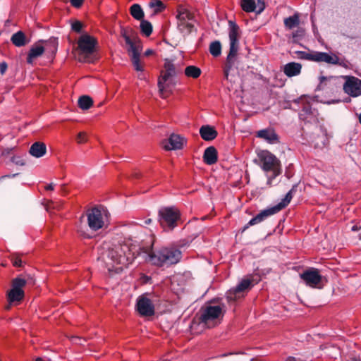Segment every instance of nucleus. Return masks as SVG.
Instances as JSON below:
<instances>
[{
  "label": "nucleus",
  "mask_w": 361,
  "mask_h": 361,
  "mask_svg": "<svg viewBox=\"0 0 361 361\" xmlns=\"http://www.w3.org/2000/svg\"><path fill=\"white\" fill-rule=\"evenodd\" d=\"M200 135L204 140L212 141L217 137L218 133L214 126L203 125L200 128Z\"/></svg>",
  "instance_id": "6ab92c4d"
},
{
  "label": "nucleus",
  "mask_w": 361,
  "mask_h": 361,
  "mask_svg": "<svg viewBox=\"0 0 361 361\" xmlns=\"http://www.w3.org/2000/svg\"><path fill=\"white\" fill-rule=\"evenodd\" d=\"M78 102L79 107L82 110L89 109L93 104L92 98L87 95L81 96Z\"/></svg>",
  "instance_id": "f704fd0d"
},
{
  "label": "nucleus",
  "mask_w": 361,
  "mask_h": 361,
  "mask_svg": "<svg viewBox=\"0 0 361 361\" xmlns=\"http://www.w3.org/2000/svg\"><path fill=\"white\" fill-rule=\"evenodd\" d=\"M128 51L130 53V59L132 61V63L133 65L134 68L137 71H143V68L140 64V53L138 49V47L132 49H128Z\"/></svg>",
  "instance_id": "b1692460"
},
{
  "label": "nucleus",
  "mask_w": 361,
  "mask_h": 361,
  "mask_svg": "<svg viewBox=\"0 0 361 361\" xmlns=\"http://www.w3.org/2000/svg\"><path fill=\"white\" fill-rule=\"evenodd\" d=\"M326 142H327V138H326V130H324L322 132V140L320 142H316L314 146L315 147H323V146H325L326 144Z\"/></svg>",
  "instance_id": "37998d69"
},
{
  "label": "nucleus",
  "mask_w": 361,
  "mask_h": 361,
  "mask_svg": "<svg viewBox=\"0 0 361 361\" xmlns=\"http://www.w3.org/2000/svg\"><path fill=\"white\" fill-rule=\"evenodd\" d=\"M11 161L18 166H24L25 165V160L21 156H13L11 158Z\"/></svg>",
  "instance_id": "a19ab883"
},
{
  "label": "nucleus",
  "mask_w": 361,
  "mask_h": 361,
  "mask_svg": "<svg viewBox=\"0 0 361 361\" xmlns=\"http://www.w3.org/2000/svg\"><path fill=\"white\" fill-rule=\"evenodd\" d=\"M136 310L141 316L148 317L154 314V306L152 300L145 295L139 296L136 300Z\"/></svg>",
  "instance_id": "ddd939ff"
},
{
  "label": "nucleus",
  "mask_w": 361,
  "mask_h": 361,
  "mask_svg": "<svg viewBox=\"0 0 361 361\" xmlns=\"http://www.w3.org/2000/svg\"><path fill=\"white\" fill-rule=\"evenodd\" d=\"M7 63L6 62H2L0 63V73L1 74H4L7 69Z\"/></svg>",
  "instance_id": "3c124183"
},
{
  "label": "nucleus",
  "mask_w": 361,
  "mask_h": 361,
  "mask_svg": "<svg viewBox=\"0 0 361 361\" xmlns=\"http://www.w3.org/2000/svg\"><path fill=\"white\" fill-rule=\"evenodd\" d=\"M256 136L263 139L269 144H276L279 142V138L273 128H268L262 129L257 132Z\"/></svg>",
  "instance_id": "a211bd4d"
},
{
  "label": "nucleus",
  "mask_w": 361,
  "mask_h": 361,
  "mask_svg": "<svg viewBox=\"0 0 361 361\" xmlns=\"http://www.w3.org/2000/svg\"><path fill=\"white\" fill-rule=\"evenodd\" d=\"M8 300L10 303L20 301L24 297L23 290H16L11 288L8 293Z\"/></svg>",
  "instance_id": "7c9ffc66"
},
{
  "label": "nucleus",
  "mask_w": 361,
  "mask_h": 361,
  "mask_svg": "<svg viewBox=\"0 0 361 361\" xmlns=\"http://www.w3.org/2000/svg\"><path fill=\"white\" fill-rule=\"evenodd\" d=\"M135 252L128 245L118 244L109 247L98 258L105 264L109 272L121 273L135 259Z\"/></svg>",
  "instance_id": "f257e3e1"
},
{
  "label": "nucleus",
  "mask_w": 361,
  "mask_h": 361,
  "mask_svg": "<svg viewBox=\"0 0 361 361\" xmlns=\"http://www.w3.org/2000/svg\"><path fill=\"white\" fill-rule=\"evenodd\" d=\"M302 65L297 62H290L286 63L283 67L284 74L288 77H294L298 75L301 73Z\"/></svg>",
  "instance_id": "412c9836"
},
{
  "label": "nucleus",
  "mask_w": 361,
  "mask_h": 361,
  "mask_svg": "<svg viewBox=\"0 0 361 361\" xmlns=\"http://www.w3.org/2000/svg\"><path fill=\"white\" fill-rule=\"evenodd\" d=\"M185 144L186 140L175 133H172L168 139L162 141V147L167 151L181 149Z\"/></svg>",
  "instance_id": "4468645a"
},
{
  "label": "nucleus",
  "mask_w": 361,
  "mask_h": 361,
  "mask_svg": "<svg viewBox=\"0 0 361 361\" xmlns=\"http://www.w3.org/2000/svg\"><path fill=\"white\" fill-rule=\"evenodd\" d=\"M218 160V154L216 149L210 146L204 149L203 154V161L207 165L214 164Z\"/></svg>",
  "instance_id": "4be33fe9"
},
{
  "label": "nucleus",
  "mask_w": 361,
  "mask_h": 361,
  "mask_svg": "<svg viewBox=\"0 0 361 361\" xmlns=\"http://www.w3.org/2000/svg\"><path fill=\"white\" fill-rule=\"evenodd\" d=\"M181 251L175 247H162L152 250L147 255V260L152 265L158 267H169L180 262Z\"/></svg>",
  "instance_id": "f03ea898"
},
{
  "label": "nucleus",
  "mask_w": 361,
  "mask_h": 361,
  "mask_svg": "<svg viewBox=\"0 0 361 361\" xmlns=\"http://www.w3.org/2000/svg\"><path fill=\"white\" fill-rule=\"evenodd\" d=\"M78 232L85 238H92L93 235L88 231H85L82 226L78 227Z\"/></svg>",
  "instance_id": "a18cd8bd"
},
{
  "label": "nucleus",
  "mask_w": 361,
  "mask_h": 361,
  "mask_svg": "<svg viewBox=\"0 0 361 361\" xmlns=\"http://www.w3.org/2000/svg\"><path fill=\"white\" fill-rule=\"evenodd\" d=\"M131 16L137 20H142L144 18V11L137 4H134L130 8Z\"/></svg>",
  "instance_id": "473e14b6"
},
{
  "label": "nucleus",
  "mask_w": 361,
  "mask_h": 361,
  "mask_svg": "<svg viewBox=\"0 0 361 361\" xmlns=\"http://www.w3.org/2000/svg\"><path fill=\"white\" fill-rule=\"evenodd\" d=\"M77 141L79 143H83V142H86L85 133L83 132L79 133L77 136Z\"/></svg>",
  "instance_id": "09e8293b"
},
{
  "label": "nucleus",
  "mask_w": 361,
  "mask_h": 361,
  "mask_svg": "<svg viewBox=\"0 0 361 361\" xmlns=\"http://www.w3.org/2000/svg\"><path fill=\"white\" fill-rule=\"evenodd\" d=\"M152 53H153V50L152 49H147L145 51V55L147 56L151 55Z\"/></svg>",
  "instance_id": "4d7b16f0"
},
{
  "label": "nucleus",
  "mask_w": 361,
  "mask_h": 361,
  "mask_svg": "<svg viewBox=\"0 0 361 361\" xmlns=\"http://www.w3.org/2000/svg\"><path fill=\"white\" fill-rule=\"evenodd\" d=\"M12 262L14 267H20L23 265V261L21 260L20 257L18 255H13L12 256Z\"/></svg>",
  "instance_id": "c03bdc74"
},
{
  "label": "nucleus",
  "mask_w": 361,
  "mask_h": 361,
  "mask_svg": "<svg viewBox=\"0 0 361 361\" xmlns=\"http://www.w3.org/2000/svg\"><path fill=\"white\" fill-rule=\"evenodd\" d=\"M51 206H53V207H55V206L54 205V202H51Z\"/></svg>",
  "instance_id": "680f3d73"
},
{
  "label": "nucleus",
  "mask_w": 361,
  "mask_h": 361,
  "mask_svg": "<svg viewBox=\"0 0 361 361\" xmlns=\"http://www.w3.org/2000/svg\"><path fill=\"white\" fill-rule=\"evenodd\" d=\"M209 52L214 57H217L221 55V44L219 41H214L210 44Z\"/></svg>",
  "instance_id": "c9c22d12"
},
{
  "label": "nucleus",
  "mask_w": 361,
  "mask_h": 361,
  "mask_svg": "<svg viewBox=\"0 0 361 361\" xmlns=\"http://www.w3.org/2000/svg\"><path fill=\"white\" fill-rule=\"evenodd\" d=\"M164 68V74L158 80V87L161 94H164V92L169 91L170 87L175 85L173 78L176 75L174 64L170 60H165Z\"/></svg>",
  "instance_id": "423d86ee"
},
{
  "label": "nucleus",
  "mask_w": 361,
  "mask_h": 361,
  "mask_svg": "<svg viewBox=\"0 0 361 361\" xmlns=\"http://www.w3.org/2000/svg\"><path fill=\"white\" fill-rule=\"evenodd\" d=\"M334 77H333V76H330V77H326V76H323V75L320 76V77L319 78V85L317 86V89H316V90H322V89H323V87H322L323 83H324V82L327 81V80H332V79H334Z\"/></svg>",
  "instance_id": "79ce46f5"
},
{
  "label": "nucleus",
  "mask_w": 361,
  "mask_h": 361,
  "mask_svg": "<svg viewBox=\"0 0 361 361\" xmlns=\"http://www.w3.org/2000/svg\"><path fill=\"white\" fill-rule=\"evenodd\" d=\"M359 122H360V124H361V113H360V114L359 115Z\"/></svg>",
  "instance_id": "052dcab7"
},
{
  "label": "nucleus",
  "mask_w": 361,
  "mask_h": 361,
  "mask_svg": "<svg viewBox=\"0 0 361 361\" xmlns=\"http://www.w3.org/2000/svg\"><path fill=\"white\" fill-rule=\"evenodd\" d=\"M343 78L345 80L343 84L344 92L353 97L361 95V80L352 75H345Z\"/></svg>",
  "instance_id": "1a4fd4ad"
},
{
  "label": "nucleus",
  "mask_w": 361,
  "mask_h": 361,
  "mask_svg": "<svg viewBox=\"0 0 361 361\" xmlns=\"http://www.w3.org/2000/svg\"><path fill=\"white\" fill-rule=\"evenodd\" d=\"M44 51V48L38 44L33 45L28 53L27 57V62L29 64H32L33 59L40 56Z\"/></svg>",
  "instance_id": "393cba45"
},
{
  "label": "nucleus",
  "mask_w": 361,
  "mask_h": 361,
  "mask_svg": "<svg viewBox=\"0 0 361 361\" xmlns=\"http://www.w3.org/2000/svg\"><path fill=\"white\" fill-rule=\"evenodd\" d=\"M257 157L261 162V169L266 173L281 166L280 161L276 156L267 150H261L257 153Z\"/></svg>",
  "instance_id": "0eeeda50"
},
{
  "label": "nucleus",
  "mask_w": 361,
  "mask_h": 361,
  "mask_svg": "<svg viewBox=\"0 0 361 361\" xmlns=\"http://www.w3.org/2000/svg\"><path fill=\"white\" fill-rule=\"evenodd\" d=\"M359 228H359L357 225H354V226H352V228H351V231H358V230H359Z\"/></svg>",
  "instance_id": "13d9d810"
},
{
  "label": "nucleus",
  "mask_w": 361,
  "mask_h": 361,
  "mask_svg": "<svg viewBox=\"0 0 361 361\" xmlns=\"http://www.w3.org/2000/svg\"><path fill=\"white\" fill-rule=\"evenodd\" d=\"M194 20L187 21H178V29L183 35L190 34L194 27Z\"/></svg>",
  "instance_id": "c756f323"
},
{
  "label": "nucleus",
  "mask_w": 361,
  "mask_h": 361,
  "mask_svg": "<svg viewBox=\"0 0 361 361\" xmlns=\"http://www.w3.org/2000/svg\"><path fill=\"white\" fill-rule=\"evenodd\" d=\"M149 6L152 7V8H157V11H162L163 9L165 8L164 4L160 0H157L155 1H151L149 3Z\"/></svg>",
  "instance_id": "ea45409f"
},
{
  "label": "nucleus",
  "mask_w": 361,
  "mask_h": 361,
  "mask_svg": "<svg viewBox=\"0 0 361 361\" xmlns=\"http://www.w3.org/2000/svg\"><path fill=\"white\" fill-rule=\"evenodd\" d=\"M300 24V16L298 13L284 19V25L288 29H293Z\"/></svg>",
  "instance_id": "2f4dec72"
},
{
  "label": "nucleus",
  "mask_w": 361,
  "mask_h": 361,
  "mask_svg": "<svg viewBox=\"0 0 361 361\" xmlns=\"http://www.w3.org/2000/svg\"><path fill=\"white\" fill-rule=\"evenodd\" d=\"M184 73L187 77L197 78L201 75L202 71L199 67L191 65L185 68Z\"/></svg>",
  "instance_id": "72a5a7b5"
},
{
  "label": "nucleus",
  "mask_w": 361,
  "mask_h": 361,
  "mask_svg": "<svg viewBox=\"0 0 361 361\" xmlns=\"http://www.w3.org/2000/svg\"><path fill=\"white\" fill-rule=\"evenodd\" d=\"M300 278L305 281L306 285L311 287H315L322 281V276L318 269L314 268L305 271L300 274Z\"/></svg>",
  "instance_id": "dca6fc26"
},
{
  "label": "nucleus",
  "mask_w": 361,
  "mask_h": 361,
  "mask_svg": "<svg viewBox=\"0 0 361 361\" xmlns=\"http://www.w3.org/2000/svg\"><path fill=\"white\" fill-rule=\"evenodd\" d=\"M295 56L298 59L306 60L314 62H324L330 65H338L343 68H348V61L345 59H340L336 54L332 52H323L317 51H294Z\"/></svg>",
  "instance_id": "7ed1b4c3"
},
{
  "label": "nucleus",
  "mask_w": 361,
  "mask_h": 361,
  "mask_svg": "<svg viewBox=\"0 0 361 361\" xmlns=\"http://www.w3.org/2000/svg\"><path fill=\"white\" fill-rule=\"evenodd\" d=\"M305 32L302 27H298L295 31L293 32L292 37L293 42H296L302 39L305 36Z\"/></svg>",
  "instance_id": "58836bf2"
},
{
  "label": "nucleus",
  "mask_w": 361,
  "mask_h": 361,
  "mask_svg": "<svg viewBox=\"0 0 361 361\" xmlns=\"http://www.w3.org/2000/svg\"><path fill=\"white\" fill-rule=\"evenodd\" d=\"M140 30L143 35L148 37L152 32V25L149 21L142 19L140 22Z\"/></svg>",
  "instance_id": "e433bc0d"
},
{
  "label": "nucleus",
  "mask_w": 361,
  "mask_h": 361,
  "mask_svg": "<svg viewBox=\"0 0 361 361\" xmlns=\"http://www.w3.org/2000/svg\"><path fill=\"white\" fill-rule=\"evenodd\" d=\"M340 102V100H330V101H327L325 103L327 104H336V103H338Z\"/></svg>",
  "instance_id": "6e6d98bb"
},
{
  "label": "nucleus",
  "mask_w": 361,
  "mask_h": 361,
  "mask_svg": "<svg viewBox=\"0 0 361 361\" xmlns=\"http://www.w3.org/2000/svg\"><path fill=\"white\" fill-rule=\"evenodd\" d=\"M279 212V210L276 207V205H274L270 208H267V209H265L261 211L255 216H254L249 221V222L243 227V231H245L247 228H248L251 226L261 223L268 216L275 214Z\"/></svg>",
  "instance_id": "2eb2a0df"
},
{
  "label": "nucleus",
  "mask_w": 361,
  "mask_h": 361,
  "mask_svg": "<svg viewBox=\"0 0 361 361\" xmlns=\"http://www.w3.org/2000/svg\"><path fill=\"white\" fill-rule=\"evenodd\" d=\"M297 187V184L293 185L292 188L286 193L285 197L276 205L279 211L285 208L290 203L293 197V194L296 191Z\"/></svg>",
  "instance_id": "a878e982"
},
{
  "label": "nucleus",
  "mask_w": 361,
  "mask_h": 361,
  "mask_svg": "<svg viewBox=\"0 0 361 361\" xmlns=\"http://www.w3.org/2000/svg\"><path fill=\"white\" fill-rule=\"evenodd\" d=\"M269 172L272 173L270 176L273 178L274 180H275V178L281 173V166L274 168V169L270 170Z\"/></svg>",
  "instance_id": "de8ad7c7"
},
{
  "label": "nucleus",
  "mask_w": 361,
  "mask_h": 361,
  "mask_svg": "<svg viewBox=\"0 0 361 361\" xmlns=\"http://www.w3.org/2000/svg\"><path fill=\"white\" fill-rule=\"evenodd\" d=\"M97 44V39L87 34L81 35L78 42V48L85 55L93 54Z\"/></svg>",
  "instance_id": "f8f14e48"
},
{
  "label": "nucleus",
  "mask_w": 361,
  "mask_h": 361,
  "mask_svg": "<svg viewBox=\"0 0 361 361\" xmlns=\"http://www.w3.org/2000/svg\"><path fill=\"white\" fill-rule=\"evenodd\" d=\"M82 27V25L80 21H75L71 25V28L76 32H80Z\"/></svg>",
  "instance_id": "49530a36"
},
{
  "label": "nucleus",
  "mask_w": 361,
  "mask_h": 361,
  "mask_svg": "<svg viewBox=\"0 0 361 361\" xmlns=\"http://www.w3.org/2000/svg\"><path fill=\"white\" fill-rule=\"evenodd\" d=\"M179 218L180 212L176 207H163L159 210V221L164 230L172 231Z\"/></svg>",
  "instance_id": "39448f33"
},
{
  "label": "nucleus",
  "mask_w": 361,
  "mask_h": 361,
  "mask_svg": "<svg viewBox=\"0 0 361 361\" xmlns=\"http://www.w3.org/2000/svg\"><path fill=\"white\" fill-rule=\"evenodd\" d=\"M11 41L15 46L18 47H23L27 43L25 35L22 31H18L17 32L14 33L11 36Z\"/></svg>",
  "instance_id": "bb28decb"
},
{
  "label": "nucleus",
  "mask_w": 361,
  "mask_h": 361,
  "mask_svg": "<svg viewBox=\"0 0 361 361\" xmlns=\"http://www.w3.org/2000/svg\"><path fill=\"white\" fill-rule=\"evenodd\" d=\"M151 222H152V219H148L145 221V224H149Z\"/></svg>",
  "instance_id": "bf43d9fd"
},
{
  "label": "nucleus",
  "mask_w": 361,
  "mask_h": 361,
  "mask_svg": "<svg viewBox=\"0 0 361 361\" xmlns=\"http://www.w3.org/2000/svg\"><path fill=\"white\" fill-rule=\"evenodd\" d=\"M317 111L312 109L310 104H306L299 112V118L305 122H312L316 119Z\"/></svg>",
  "instance_id": "aec40b11"
},
{
  "label": "nucleus",
  "mask_w": 361,
  "mask_h": 361,
  "mask_svg": "<svg viewBox=\"0 0 361 361\" xmlns=\"http://www.w3.org/2000/svg\"><path fill=\"white\" fill-rule=\"evenodd\" d=\"M178 13L176 16V18L178 21H187V20H193L194 16L186 8L183 6H180L178 8Z\"/></svg>",
  "instance_id": "cd10ccee"
},
{
  "label": "nucleus",
  "mask_w": 361,
  "mask_h": 361,
  "mask_svg": "<svg viewBox=\"0 0 361 361\" xmlns=\"http://www.w3.org/2000/svg\"><path fill=\"white\" fill-rule=\"evenodd\" d=\"M252 281L248 279H242L235 287H233L228 290L226 296L228 301H235L237 299L242 297L243 293L246 290H248L251 288Z\"/></svg>",
  "instance_id": "9d476101"
},
{
  "label": "nucleus",
  "mask_w": 361,
  "mask_h": 361,
  "mask_svg": "<svg viewBox=\"0 0 361 361\" xmlns=\"http://www.w3.org/2000/svg\"><path fill=\"white\" fill-rule=\"evenodd\" d=\"M27 281L25 279L21 276L15 278L12 281V288L16 290H23V288L25 286Z\"/></svg>",
  "instance_id": "4c0bfd02"
},
{
  "label": "nucleus",
  "mask_w": 361,
  "mask_h": 361,
  "mask_svg": "<svg viewBox=\"0 0 361 361\" xmlns=\"http://www.w3.org/2000/svg\"><path fill=\"white\" fill-rule=\"evenodd\" d=\"M54 189V184L51 183L45 186V190H53Z\"/></svg>",
  "instance_id": "864d4df0"
},
{
  "label": "nucleus",
  "mask_w": 361,
  "mask_h": 361,
  "mask_svg": "<svg viewBox=\"0 0 361 361\" xmlns=\"http://www.w3.org/2000/svg\"><path fill=\"white\" fill-rule=\"evenodd\" d=\"M241 7L245 12L261 13L265 8L264 0H243Z\"/></svg>",
  "instance_id": "f3484780"
},
{
  "label": "nucleus",
  "mask_w": 361,
  "mask_h": 361,
  "mask_svg": "<svg viewBox=\"0 0 361 361\" xmlns=\"http://www.w3.org/2000/svg\"><path fill=\"white\" fill-rule=\"evenodd\" d=\"M129 30L124 27H121V35L124 39L126 44L128 46V49H132L137 46L135 44V42L138 40L137 37H135L134 39H132L129 35Z\"/></svg>",
  "instance_id": "c85d7f7f"
},
{
  "label": "nucleus",
  "mask_w": 361,
  "mask_h": 361,
  "mask_svg": "<svg viewBox=\"0 0 361 361\" xmlns=\"http://www.w3.org/2000/svg\"><path fill=\"white\" fill-rule=\"evenodd\" d=\"M228 26L230 47L229 53L226 58L227 63L224 68V75L226 80H228L229 73L232 66L231 61L234 57H235L239 49V26L233 20H228Z\"/></svg>",
  "instance_id": "20e7f679"
},
{
  "label": "nucleus",
  "mask_w": 361,
  "mask_h": 361,
  "mask_svg": "<svg viewBox=\"0 0 361 361\" xmlns=\"http://www.w3.org/2000/svg\"><path fill=\"white\" fill-rule=\"evenodd\" d=\"M83 0H71V4L75 8H79L82 6Z\"/></svg>",
  "instance_id": "8fccbe9b"
},
{
  "label": "nucleus",
  "mask_w": 361,
  "mask_h": 361,
  "mask_svg": "<svg viewBox=\"0 0 361 361\" xmlns=\"http://www.w3.org/2000/svg\"><path fill=\"white\" fill-rule=\"evenodd\" d=\"M87 224L92 231H97L104 225L102 210L98 207L92 208L87 213Z\"/></svg>",
  "instance_id": "6e6552de"
},
{
  "label": "nucleus",
  "mask_w": 361,
  "mask_h": 361,
  "mask_svg": "<svg viewBox=\"0 0 361 361\" xmlns=\"http://www.w3.org/2000/svg\"><path fill=\"white\" fill-rule=\"evenodd\" d=\"M266 176H267V185L268 186H271V185H274V180L273 179V178H271V176H269L268 175V173H267Z\"/></svg>",
  "instance_id": "603ef678"
},
{
  "label": "nucleus",
  "mask_w": 361,
  "mask_h": 361,
  "mask_svg": "<svg viewBox=\"0 0 361 361\" xmlns=\"http://www.w3.org/2000/svg\"><path fill=\"white\" fill-rule=\"evenodd\" d=\"M18 175V173H13V174H11V175H6V176H1L0 178V180L2 179V178H4L6 177H8V178H14L16 176H17Z\"/></svg>",
  "instance_id": "5fc2aeb1"
},
{
  "label": "nucleus",
  "mask_w": 361,
  "mask_h": 361,
  "mask_svg": "<svg viewBox=\"0 0 361 361\" xmlns=\"http://www.w3.org/2000/svg\"><path fill=\"white\" fill-rule=\"evenodd\" d=\"M222 314V308L219 305H208L201 309L200 321L207 324L209 322L218 319Z\"/></svg>",
  "instance_id": "9b49d317"
},
{
  "label": "nucleus",
  "mask_w": 361,
  "mask_h": 361,
  "mask_svg": "<svg viewBox=\"0 0 361 361\" xmlns=\"http://www.w3.org/2000/svg\"><path fill=\"white\" fill-rule=\"evenodd\" d=\"M47 152L46 145L41 142H34L30 147L29 153L34 157L40 158Z\"/></svg>",
  "instance_id": "5701e85b"
}]
</instances>
